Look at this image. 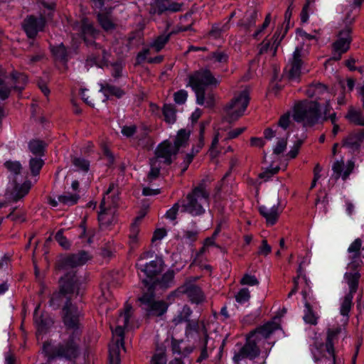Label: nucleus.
<instances>
[{"mask_svg":"<svg viewBox=\"0 0 364 364\" xmlns=\"http://www.w3.org/2000/svg\"><path fill=\"white\" fill-rule=\"evenodd\" d=\"M81 311L71 304H67L62 309V319L66 328L67 338L50 352V344L46 343L43 350L49 356L59 357L68 360L76 359L80 355V342L82 333Z\"/></svg>","mask_w":364,"mask_h":364,"instance_id":"obj_1","label":"nucleus"},{"mask_svg":"<svg viewBox=\"0 0 364 364\" xmlns=\"http://www.w3.org/2000/svg\"><path fill=\"white\" fill-rule=\"evenodd\" d=\"M132 314V306L126 304L124 311L121 312L114 322L110 323L112 332V341L114 347L110 348L109 364H119V351L120 348H124V329L127 327L128 322Z\"/></svg>","mask_w":364,"mask_h":364,"instance_id":"obj_2","label":"nucleus"},{"mask_svg":"<svg viewBox=\"0 0 364 364\" xmlns=\"http://www.w3.org/2000/svg\"><path fill=\"white\" fill-rule=\"evenodd\" d=\"M119 200L118 186L112 183L104 193L100 206L98 220L102 228H107L116 221V208Z\"/></svg>","mask_w":364,"mask_h":364,"instance_id":"obj_3","label":"nucleus"},{"mask_svg":"<svg viewBox=\"0 0 364 364\" xmlns=\"http://www.w3.org/2000/svg\"><path fill=\"white\" fill-rule=\"evenodd\" d=\"M220 82V76L215 77L208 68H201L188 75V85L196 96L198 105H205V89L207 87H216Z\"/></svg>","mask_w":364,"mask_h":364,"instance_id":"obj_4","label":"nucleus"},{"mask_svg":"<svg viewBox=\"0 0 364 364\" xmlns=\"http://www.w3.org/2000/svg\"><path fill=\"white\" fill-rule=\"evenodd\" d=\"M339 330H328L326 343L316 341L311 346L314 360L317 364H339L335 354L334 343Z\"/></svg>","mask_w":364,"mask_h":364,"instance_id":"obj_5","label":"nucleus"},{"mask_svg":"<svg viewBox=\"0 0 364 364\" xmlns=\"http://www.w3.org/2000/svg\"><path fill=\"white\" fill-rule=\"evenodd\" d=\"M209 205V193L203 184L195 187L181 202V212H187L193 216L205 213V208Z\"/></svg>","mask_w":364,"mask_h":364,"instance_id":"obj_6","label":"nucleus"},{"mask_svg":"<svg viewBox=\"0 0 364 364\" xmlns=\"http://www.w3.org/2000/svg\"><path fill=\"white\" fill-rule=\"evenodd\" d=\"M293 118L296 122H301L304 126H312L323 121L319 104L313 100L297 102L294 107Z\"/></svg>","mask_w":364,"mask_h":364,"instance_id":"obj_7","label":"nucleus"},{"mask_svg":"<svg viewBox=\"0 0 364 364\" xmlns=\"http://www.w3.org/2000/svg\"><path fill=\"white\" fill-rule=\"evenodd\" d=\"M60 291L55 292L52 294L50 305L53 308L56 309L60 306L61 303L65 301L63 308L67 304H73L70 301V294H78L79 284L78 279L76 278L75 273H68L60 281Z\"/></svg>","mask_w":364,"mask_h":364,"instance_id":"obj_8","label":"nucleus"},{"mask_svg":"<svg viewBox=\"0 0 364 364\" xmlns=\"http://www.w3.org/2000/svg\"><path fill=\"white\" fill-rule=\"evenodd\" d=\"M250 100L248 87H242L240 90L235 92L232 100L225 107V119L230 123L237 120L245 113Z\"/></svg>","mask_w":364,"mask_h":364,"instance_id":"obj_9","label":"nucleus"},{"mask_svg":"<svg viewBox=\"0 0 364 364\" xmlns=\"http://www.w3.org/2000/svg\"><path fill=\"white\" fill-rule=\"evenodd\" d=\"M81 32L83 36L84 41L87 46H94L97 50L96 55L94 58L93 62L95 64L100 65L108 60L109 53L105 49L98 47V45L94 42V40L99 35L100 32L96 30L92 24L87 19L82 21Z\"/></svg>","mask_w":364,"mask_h":364,"instance_id":"obj_10","label":"nucleus"},{"mask_svg":"<svg viewBox=\"0 0 364 364\" xmlns=\"http://www.w3.org/2000/svg\"><path fill=\"white\" fill-rule=\"evenodd\" d=\"M26 82L27 77L23 73L13 72L10 76H5L0 71V100H4L9 97L11 88L21 91Z\"/></svg>","mask_w":364,"mask_h":364,"instance_id":"obj_11","label":"nucleus"},{"mask_svg":"<svg viewBox=\"0 0 364 364\" xmlns=\"http://www.w3.org/2000/svg\"><path fill=\"white\" fill-rule=\"evenodd\" d=\"M260 344L255 339V335H250L247 337L245 344L236 352L233 356V360L236 364L245 358L250 360L255 358L259 355L260 350L258 345Z\"/></svg>","mask_w":364,"mask_h":364,"instance_id":"obj_12","label":"nucleus"},{"mask_svg":"<svg viewBox=\"0 0 364 364\" xmlns=\"http://www.w3.org/2000/svg\"><path fill=\"white\" fill-rule=\"evenodd\" d=\"M183 294H186L193 304H199L203 303L205 299V296L201 289L190 282H186L176 291L171 292L168 299L171 300L172 297L179 296Z\"/></svg>","mask_w":364,"mask_h":364,"instance_id":"obj_13","label":"nucleus"},{"mask_svg":"<svg viewBox=\"0 0 364 364\" xmlns=\"http://www.w3.org/2000/svg\"><path fill=\"white\" fill-rule=\"evenodd\" d=\"M142 308L150 316H161L168 309L167 304L164 301L155 300L152 292L144 294L139 298Z\"/></svg>","mask_w":364,"mask_h":364,"instance_id":"obj_14","label":"nucleus"},{"mask_svg":"<svg viewBox=\"0 0 364 364\" xmlns=\"http://www.w3.org/2000/svg\"><path fill=\"white\" fill-rule=\"evenodd\" d=\"M163 147V146H158L155 156L150 161L151 169L147 176L149 181H152L159 177L162 164L169 165L172 162L171 159L164 153V148Z\"/></svg>","mask_w":364,"mask_h":364,"instance_id":"obj_15","label":"nucleus"},{"mask_svg":"<svg viewBox=\"0 0 364 364\" xmlns=\"http://www.w3.org/2000/svg\"><path fill=\"white\" fill-rule=\"evenodd\" d=\"M190 136V132L186 129H181L178 131L173 144L168 141H164L159 146H163L164 148V153L173 160L178 153L180 148L186 146Z\"/></svg>","mask_w":364,"mask_h":364,"instance_id":"obj_16","label":"nucleus"},{"mask_svg":"<svg viewBox=\"0 0 364 364\" xmlns=\"http://www.w3.org/2000/svg\"><path fill=\"white\" fill-rule=\"evenodd\" d=\"M351 28L347 26L338 33V39L333 43V50L338 56H334V59L339 60L341 54L346 53L350 48L352 38L350 36Z\"/></svg>","mask_w":364,"mask_h":364,"instance_id":"obj_17","label":"nucleus"},{"mask_svg":"<svg viewBox=\"0 0 364 364\" xmlns=\"http://www.w3.org/2000/svg\"><path fill=\"white\" fill-rule=\"evenodd\" d=\"M282 28H277L272 40L265 39L259 46V54H267L269 57H274L276 55L277 47L284 36H281Z\"/></svg>","mask_w":364,"mask_h":364,"instance_id":"obj_18","label":"nucleus"},{"mask_svg":"<svg viewBox=\"0 0 364 364\" xmlns=\"http://www.w3.org/2000/svg\"><path fill=\"white\" fill-rule=\"evenodd\" d=\"M183 4L172 0H154L151 5V14H162L163 13L178 12L181 11Z\"/></svg>","mask_w":364,"mask_h":364,"instance_id":"obj_19","label":"nucleus"},{"mask_svg":"<svg viewBox=\"0 0 364 364\" xmlns=\"http://www.w3.org/2000/svg\"><path fill=\"white\" fill-rule=\"evenodd\" d=\"M306 94L308 97L315 100H326L325 109L327 108L328 111L331 110L330 96L326 85L321 83L312 84L307 87Z\"/></svg>","mask_w":364,"mask_h":364,"instance_id":"obj_20","label":"nucleus"},{"mask_svg":"<svg viewBox=\"0 0 364 364\" xmlns=\"http://www.w3.org/2000/svg\"><path fill=\"white\" fill-rule=\"evenodd\" d=\"M280 328V324L277 318L264 323L263 326L257 328L250 333L251 335H255V339L261 343L262 341L268 338L275 331Z\"/></svg>","mask_w":364,"mask_h":364,"instance_id":"obj_21","label":"nucleus"},{"mask_svg":"<svg viewBox=\"0 0 364 364\" xmlns=\"http://www.w3.org/2000/svg\"><path fill=\"white\" fill-rule=\"evenodd\" d=\"M46 20L41 16L37 18L33 16H28L24 20L23 27L28 37H35L38 32L43 30L45 26Z\"/></svg>","mask_w":364,"mask_h":364,"instance_id":"obj_22","label":"nucleus"},{"mask_svg":"<svg viewBox=\"0 0 364 364\" xmlns=\"http://www.w3.org/2000/svg\"><path fill=\"white\" fill-rule=\"evenodd\" d=\"M302 49L296 48L293 53L292 58L289 60L286 70L288 71L289 77L291 80H296L301 73Z\"/></svg>","mask_w":364,"mask_h":364,"instance_id":"obj_23","label":"nucleus"},{"mask_svg":"<svg viewBox=\"0 0 364 364\" xmlns=\"http://www.w3.org/2000/svg\"><path fill=\"white\" fill-rule=\"evenodd\" d=\"M90 259L91 257L87 252L81 251L64 257L61 261L62 267L65 269L77 267L85 264Z\"/></svg>","mask_w":364,"mask_h":364,"instance_id":"obj_24","label":"nucleus"},{"mask_svg":"<svg viewBox=\"0 0 364 364\" xmlns=\"http://www.w3.org/2000/svg\"><path fill=\"white\" fill-rule=\"evenodd\" d=\"M31 188V183L28 181L23 184L11 183L8 188L6 196L9 200L16 202L28 194Z\"/></svg>","mask_w":364,"mask_h":364,"instance_id":"obj_25","label":"nucleus"},{"mask_svg":"<svg viewBox=\"0 0 364 364\" xmlns=\"http://www.w3.org/2000/svg\"><path fill=\"white\" fill-rule=\"evenodd\" d=\"M162 265L163 262L161 259H156L146 264L136 263L138 270L150 279L161 273Z\"/></svg>","mask_w":364,"mask_h":364,"instance_id":"obj_26","label":"nucleus"},{"mask_svg":"<svg viewBox=\"0 0 364 364\" xmlns=\"http://www.w3.org/2000/svg\"><path fill=\"white\" fill-rule=\"evenodd\" d=\"M354 162L351 160L344 163L343 160L336 161L332 166L333 173L336 178H341L343 180L347 179L354 168Z\"/></svg>","mask_w":364,"mask_h":364,"instance_id":"obj_27","label":"nucleus"},{"mask_svg":"<svg viewBox=\"0 0 364 364\" xmlns=\"http://www.w3.org/2000/svg\"><path fill=\"white\" fill-rule=\"evenodd\" d=\"M282 210L279 208V204L274 205L272 207L260 205L259 207V213L265 218L266 223L269 225H274L282 213Z\"/></svg>","mask_w":364,"mask_h":364,"instance_id":"obj_28","label":"nucleus"},{"mask_svg":"<svg viewBox=\"0 0 364 364\" xmlns=\"http://www.w3.org/2000/svg\"><path fill=\"white\" fill-rule=\"evenodd\" d=\"M213 343L214 341L210 339L207 332L205 331L203 333V337L199 341L201 346V353L197 359V362L200 363L208 358L209 352H211L215 348Z\"/></svg>","mask_w":364,"mask_h":364,"instance_id":"obj_29","label":"nucleus"},{"mask_svg":"<svg viewBox=\"0 0 364 364\" xmlns=\"http://www.w3.org/2000/svg\"><path fill=\"white\" fill-rule=\"evenodd\" d=\"M40 305H38L34 311L33 319L37 328L36 336L39 339L40 336L44 333L51 324L52 321L49 318H43V315H38Z\"/></svg>","mask_w":364,"mask_h":364,"instance_id":"obj_30","label":"nucleus"},{"mask_svg":"<svg viewBox=\"0 0 364 364\" xmlns=\"http://www.w3.org/2000/svg\"><path fill=\"white\" fill-rule=\"evenodd\" d=\"M360 277L361 275L358 271L346 272L344 274V279L349 288L348 294L353 295L356 292Z\"/></svg>","mask_w":364,"mask_h":364,"instance_id":"obj_31","label":"nucleus"},{"mask_svg":"<svg viewBox=\"0 0 364 364\" xmlns=\"http://www.w3.org/2000/svg\"><path fill=\"white\" fill-rule=\"evenodd\" d=\"M191 314L192 310L191 309V308L187 305H184L182 306L181 310H179L173 316L172 319V323L175 326H178L183 323L188 322Z\"/></svg>","mask_w":364,"mask_h":364,"instance_id":"obj_32","label":"nucleus"},{"mask_svg":"<svg viewBox=\"0 0 364 364\" xmlns=\"http://www.w3.org/2000/svg\"><path fill=\"white\" fill-rule=\"evenodd\" d=\"M97 19L100 25L105 31H112L116 28V23L109 14L100 13L97 15Z\"/></svg>","mask_w":364,"mask_h":364,"instance_id":"obj_33","label":"nucleus"},{"mask_svg":"<svg viewBox=\"0 0 364 364\" xmlns=\"http://www.w3.org/2000/svg\"><path fill=\"white\" fill-rule=\"evenodd\" d=\"M58 199L60 204L70 206L75 205L78 202L80 195L77 192L65 191L62 195L58 196Z\"/></svg>","mask_w":364,"mask_h":364,"instance_id":"obj_34","label":"nucleus"},{"mask_svg":"<svg viewBox=\"0 0 364 364\" xmlns=\"http://www.w3.org/2000/svg\"><path fill=\"white\" fill-rule=\"evenodd\" d=\"M346 118L351 123L357 125H364V114L359 110L355 109L353 107H349Z\"/></svg>","mask_w":364,"mask_h":364,"instance_id":"obj_35","label":"nucleus"},{"mask_svg":"<svg viewBox=\"0 0 364 364\" xmlns=\"http://www.w3.org/2000/svg\"><path fill=\"white\" fill-rule=\"evenodd\" d=\"M302 294L304 299L305 300L304 320L306 323L315 325L317 323L318 317L313 312L310 304L306 301V293L305 291H303Z\"/></svg>","mask_w":364,"mask_h":364,"instance_id":"obj_36","label":"nucleus"},{"mask_svg":"<svg viewBox=\"0 0 364 364\" xmlns=\"http://www.w3.org/2000/svg\"><path fill=\"white\" fill-rule=\"evenodd\" d=\"M257 18V12L255 10L247 12L243 20L240 22V25L245 30H248L250 27L254 26Z\"/></svg>","mask_w":364,"mask_h":364,"instance_id":"obj_37","label":"nucleus"},{"mask_svg":"<svg viewBox=\"0 0 364 364\" xmlns=\"http://www.w3.org/2000/svg\"><path fill=\"white\" fill-rule=\"evenodd\" d=\"M330 111H328V109H325L324 110V112H323V121H326L327 119H330L332 124L333 125V130H332V134L333 135V136H335L339 129H340V127L338 126V124H337L336 122H337V117H336V114L335 112H333L331 114H329Z\"/></svg>","mask_w":364,"mask_h":364,"instance_id":"obj_38","label":"nucleus"},{"mask_svg":"<svg viewBox=\"0 0 364 364\" xmlns=\"http://www.w3.org/2000/svg\"><path fill=\"white\" fill-rule=\"evenodd\" d=\"M170 36L171 33L163 34L158 36L151 44V46L154 48L156 51H160L168 41Z\"/></svg>","mask_w":364,"mask_h":364,"instance_id":"obj_39","label":"nucleus"},{"mask_svg":"<svg viewBox=\"0 0 364 364\" xmlns=\"http://www.w3.org/2000/svg\"><path fill=\"white\" fill-rule=\"evenodd\" d=\"M349 262L348 264V268L356 270L363 264V261L361 257V254L348 255Z\"/></svg>","mask_w":364,"mask_h":364,"instance_id":"obj_40","label":"nucleus"},{"mask_svg":"<svg viewBox=\"0 0 364 364\" xmlns=\"http://www.w3.org/2000/svg\"><path fill=\"white\" fill-rule=\"evenodd\" d=\"M51 51L56 59L61 61H66L68 60V51L63 43L58 46L52 47Z\"/></svg>","mask_w":364,"mask_h":364,"instance_id":"obj_41","label":"nucleus"},{"mask_svg":"<svg viewBox=\"0 0 364 364\" xmlns=\"http://www.w3.org/2000/svg\"><path fill=\"white\" fill-rule=\"evenodd\" d=\"M164 119L168 124H173L176 121V110L171 105H166L163 108Z\"/></svg>","mask_w":364,"mask_h":364,"instance_id":"obj_42","label":"nucleus"},{"mask_svg":"<svg viewBox=\"0 0 364 364\" xmlns=\"http://www.w3.org/2000/svg\"><path fill=\"white\" fill-rule=\"evenodd\" d=\"M30 151L36 155H41L43 153L46 144L41 140H32L29 143Z\"/></svg>","mask_w":364,"mask_h":364,"instance_id":"obj_43","label":"nucleus"},{"mask_svg":"<svg viewBox=\"0 0 364 364\" xmlns=\"http://www.w3.org/2000/svg\"><path fill=\"white\" fill-rule=\"evenodd\" d=\"M363 241L360 238H356L349 245L347 252L348 255L361 254L363 249Z\"/></svg>","mask_w":364,"mask_h":364,"instance_id":"obj_44","label":"nucleus"},{"mask_svg":"<svg viewBox=\"0 0 364 364\" xmlns=\"http://www.w3.org/2000/svg\"><path fill=\"white\" fill-rule=\"evenodd\" d=\"M353 295L348 294L345 296L341 306V314L347 316L350 310Z\"/></svg>","mask_w":364,"mask_h":364,"instance_id":"obj_45","label":"nucleus"},{"mask_svg":"<svg viewBox=\"0 0 364 364\" xmlns=\"http://www.w3.org/2000/svg\"><path fill=\"white\" fill-rule=\"evenodd\" d=\"M73 164L78 171L87 172L90 168V162L83 158H74L73 160Z\"/></svg>","mask_w":364,"mask_h":364,"instance_id":"obj_46","label":"nucleus"},{"mask_svg":"<svg viewBox=\"0 0 364 364\" xmlns=\"http://www.w3.org/2000/svg\"><path fill=\"white\" fill-rule=\"evenodd\" d=\"M271 21V14H268L264 19V21L263 22L262 26L259 28L253 34V37L255 38H257L259 37L262 36L263 35L266 34V30L267 27L269 26Z\"/></svg>","mask_w":364,"mask_h":364,"instance_id":"obj_47","label":"nucleus"},{"mask_svg":"<svg viewBox=\"0 0 364 364\" xmlns=\"http://www.w3.org/2000/svg\"><path fill=\"white\" fill-rule=\"evenodd\" d=\"M144 215L139 216L136 218L135 222L132 224L131 228V232L129 235L130 242L134 244L137 242V235L139 232L137 223L142 219Z\"/></svg>","mask_w":364,"mask_h":364,"instance_id":"obj_48","label":"nucleus"},{"mask_svg":"<svg viewBox=\"0 0 364 364\" xmlns=\"http://www.w3.org/2000/svg\"><path fill=\"white\" fill-rule=\"evenodd\" d=\"M29 164L32 174L36 176L43 165V161L41 159H31Z\"/></svg>","mask_w":364,"mask_h":364,"instance_id":"obj_49","label":"nucleus"},{"mask_svg":"<svg viewBox=\"0 0 364 364\" xmlns=\"http://www.w3.org/2000/svg\"><path fill=\"white\" fill-rule=\"evenodd\" d=\"M250 298V291L246 289L243 288L240 289L237 294L235 295V299L237 302L240 304H244L249 301Z\"/></svg>","mask_w":364,"mask_h":364,"instance_id":"obj_50","label":"nucleus"},{"mask_svg":"<svg viewBox=\"0 0 364 364\" xmlns=\"http://www.w3.org/2000/svg\"><path fill=\"white\" fill-rule=\"evenodd\" d=\"M220 137V134L219 130L215 133L214 138L212 141L211 146L210 148L209 152L212 157H216L219 153L218 149V144Z\"/></svg>","mask_w":364,"mask_h":364,"instance_id":"obj_51","label":"nucleus"},{"mask_svg":"<svg viewBox=\"0 0 364 364\" xmlns=\"http://www.w3.org/2000/svg\"><path fill=\"white\" fill-rule=\"evenodd\" d=\"M240 284L242 285L256 286L259 284V281L255 276L246 274L241 279Z\"/></svg>","mask_w":364,"mask_h":364,"instance_id":"obj_52","label":"nucleus"},{"mask_svg":"<svg viewBox=\"0 0 364 364\" xmlns=\"http://www.w3.org/2000/svg\"><path fill=\"white\" fill-rule=\"evenodd\" d=\"M4 165L14 175L18 174L21 170V166L20 163L17 161H6Z\"/></svg>","mask_w":364,"mask_h":364,"instance_id":"obj_53","label":"nucleus"},{"mask_svg":"<svg viewBox=\"0 0 364 364\" xmlns=\"http://www.w3.org/2000/svg\"><path fill=\"white\" fill-rule=\"evenodd\" d=\"M167 359L164 352L156 353L150 360V364H166Z\"/></svg>","mask_w":364,"mask_h":364,"instance_id":"obj_54","label":"nucleus"},{"mask_svg":"<svg viewBox=\"0 0 364 364\" xmlns=\"http://www.w3.org/2000/svg\"><path fill=\"white\" fill-rule=\"evenodd\" d=\"M176 103L181 105L186 102L188 97V92L185 90H180L173 95Z\"/></svg>","mask_w":364,"mask_h":364,"instance_id":"obj_55","label":"nucleus"},{"mask_svg":"<svg viewBox=\"0 0 364 364\" xmlns=\"http://www.w3.org/2000/svg\"><path fill=\"white\" fill-rule=\"evenodd\" d=\"M55 238L58 242V244L64 249H68L70 247V243L67 240V238L63 235V233L61 230H59L56 233Z\"/></svg>","mask_w":364,"mask_h":364,"instance_id":"obj_56","label":"nucleus"},{"mask_svg":"<svg viewBox=\"0 0 364 364\" xmlns=\"http://www.w3.org/2000/svg\"><path fill=\"white\" fill-rule=\"evenodd\" d=\"M102 90H103L106 92L116 95L118 97H120L123 95V92L121 89L107 84L105 85H102Z\"/></svg>","mask_w":364,"mask_h":364,"instance_id":"obj_57","label":"nucleus"},{"mask_svg":"<svg viewBox=\"0 0 364 364\" xmlns=\"http://www.w3.org/2000/svg\"><path fill=\"white\" fill-rule=\"evenodd\" d=\"M180 210V205L178 203H175L172 208L168 210L166 213V218L173 220L176 218L178 212Z\"/></svg>","mask_w":364,"mask_h":364,"instance_id":"obj_58","label":"nucleus"},{"mask_svg":"<svg viewBox=\"0 0 364 364\" xmlns=\"http://www.w3.org/2000/svg\"><path fill=\"white\" fill-rule=\"evenodd\" d=\"M303 144V139H298L294 144V146L291 148L288 153V156L291 159H294L299 154V149Z\"/></svg>","mask_w":364,"mask_h":364,"instance_id":"obj_59","label":"nucleus"},{"mask_svg":"<svg viewBox=\"0 0 364 364\" xmlns=\"http://www.w3.org/2000/svg\"><path fill=\"white\" fill-rule=\"evenodd\" d=\"M218 231L215 230L210 237H208L205 240L203 243V247H202L200 252H205L206 249L209 247L215 246V237L218 235Z\"/></svg>","mask_w":364,"mask_h":364,"instance_id":"obj_60","label":"nucleus"},{"mask_svg":"<svg viewBox=\"0 0 364 364\" xmlns=\"http://www.w3.org/2000/svg\"><path fill=\"white\" fill-rule=\"evenodd\" d=\"M197 237L198 231L196 230H186L183 231V238L188 242H193L196 240Z\"/></svg>","mask_w":364,"mask_h":364,"instance_id":"obj_61","label":"nucleus"},{"mask_svg":"<svg viewBox=\"0 0 364 364\" xmlns=\"http://www.w3.org/2000/svg\"><path fill=\"white\" fill-rule=\"evenodd\" d=\"M287 147V139H279L275 147L274 148L273 152L274 154H280L282 153Z\"/></svg>","mask_w":364,"mask_h":364,"instance_id":"obj_62","label":"nucleus"},{"mask_svg":"<svg viewBox=\"0 0 364 364\" xmlns=\"http://www.w3.org/2000/svg\"><path fill=\"white\" fill-rule=\"evenodd\" d=\"M290 122H291L290 114L286 113L280 117L279 122H278V125L280 127L286 129L289 127Z\"/></svg>","mask_w":364,"mask_h":364,"instance_id":"obj_63","label":"nucleus"},{"mask_svg":"<svg viewBox=\"0 0 364 364\" xmlns=\"http://www.w3.org/2000/svg\"><path fill=\"white\" fill-rule=\"evenodd\" d=\"M279 170V166L273 167L270 166L263 173L259 174L260 178H264L265 177H271L274 174L277 173Z\"/></svg>","mask_w":364,"mask_h":364,"instance_id":"obj_64","label":"nucleus"}]
</instances>
